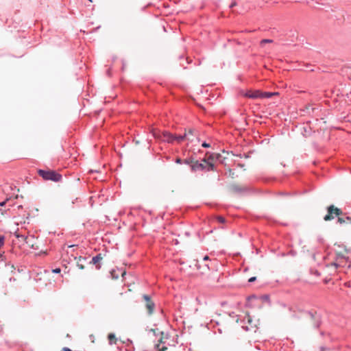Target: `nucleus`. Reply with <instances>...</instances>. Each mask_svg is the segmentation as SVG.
<instances>
[{"mask_svg": "<svg viewBox=\"0 0 351 351\" xmlns=\"http://www.w3.org/2000/svg\"><path fill=\"white\" fill-rule=\"evenodd\" d=\"M38 174L45 180H51L53 182H59L62 180V175L53 170L39 169Z\"/></svg>", "mask_w": 351, "mask_h": 351, "instance_id": "nucleus-1", "label": "nucleus"}, {"mask_svg": "<svg viewBox=\"0 0 351 351\" xmlns=\"http://www.w3.org/2000/svg\"><path fill=\"white\" fill-rule=\"evenodd\" d=\"M303 313L306 314L308 318L311 321L314 328L317 329L320 327L322 324V317L319 313L314 310L303 311Z\"/></svg>", "mask_w": 351, "mask_h": 351, "instance_id": "nucleus-2", "label": "nucleus"}, {"mask_svg": "<svg viewBox=\"0 0 351 351\" xmlns=\"http://www.w3.org/2000/svg\"><path fill=\"white\" fill-rule=\"evenodd\" d=\"M232 192L240 195L252 194L256 192L255 189L248 186H240L238 184H232L230 186Z\"/></svg>", "mask_w": 351, "mask_h": 351, "instance_id": "nucleus-3", "label": "nucleus"}, {"mask_svg": "<svg viewBox=\"0 0 351 351\" xmlns=\"http://www.w3.org/2000/svg\"><path fill=\"white\" fill-rule=\"evenodd\" d=\"M327 213H328L324 217L325 221H330L333 219L335 217H339L342 214L341 210L335 207L334 205L328 206Z\"/></svg>", "mask_w": 351, "mask_h": 351, "instance_id": "nucleus-4", "label": "nucleus"}, {"mask_svg": "<svg viewBox=\"0 0 351 351\" xmlns=\"http://www.w3.org/2000/svg\"><path fill=\"white\" fill-rule=\"evenodd\" d=\"M142 298L145 302V306L147 311V315H152L154 313L156 307L155 302L152 300L151 296L149 295L143 294Z\"/></svg>", "mask_w": 351, "mask_h": 351, "instance_id": "nucleus-5", "label": "nucleus"}, {"mask_svg": "<svg viewBox=\"0 0 351 351\" xmlns=\"http://www.w3.org/2000/svg\"><path fill=\"white\" fill-rule=\"evenodd\" d=\"M155 138L161 140L162 141L173 144L174 143V134L168 132L164 131L161 133L155 134Z\"/></svg>", "mask_w": 351, "mask_h": 351, "instance_id": "nucleus-6", "label": "nucleus"}, {"mask_svg": "<svg viewBox=\"0 0 351 351\" xmlns=\"http://www.w3.org/2000/svg\"><path fill=\"white\" fill-rule=\"evenodd\" d=\"M244 95H245V97L250 98V99L261 98L262 96L261 91L259 90H253V91L248 90L245 93Z\"/></svg>", "mask_w": 351, "mask_h": 351, "instance_id": "nucleus-7", "label": "nucleus"}, {"mask_svg": "<svg viewBox=\"0 0 351 351\" xmlns=\"http://www.w3.org/2000/svg\"><path fill=\"white\" fill-rule=\"evenodd\" d=\"M186 140L188 141H193V138H191L190 137H187V134H184L183 135H176L174 134V142H177L178 143H180L183 141Z\"/></svg>", "mask_w": 351, "mask_h": 351, "instance_id": "nucleus-8", "label": "nucleus"}, {"mask_svg": "<svg viewBox=\"0 0 351 351\" xmlns=\"http://www.w3.org/2000/svg\"><path fill=\"white\" fill-rule=\"evenodd\" d=\"M4 262L5 266L9 267L11 271H13L15 269V267L13 264H11L10 262H8L7 257L3 254H0V263Z\"/></svg>", "mask_w": 351, "mask_h": 351, "instance_id": "nucleus-9", "label": "nucleus"}, {"mask_svg": "<svg viewBox=\"0 0 351 351\" xmlns=\"http://www.w3.org/2000/svg\"><path fill=\"white\" fill-rule=\"evenodd\" d=\"M185 134H187V137H195L198 142H199V138H198V131L195 128H189L188 131L185 132Z\"/></svg>", "mask_w": 351, "mask_h": 351, "instance_id": "nucleus-10", "label": "nucleus"}, {"mask_svg": "<svg viewBox=\"0 0 351 351\" xmlns=\"http://www.w3.org/2000/svg\"><path fill=\"white\" fill-rule=\"evenodd\" d=\"M191 167L193 171L199 170L204 171L206 169V166L204 164L199 162L198 161H196L195 163H193Z\"/></svg>", "mask_w": 351, "mask_h": 351, "instance_id": "nucleus-11", "label": "nucleus"}, {"mask_svg": "<svg viewBox=\"0 0 351 351\" xmlns=\"http://www.w3.org/2000/svg\"><path fill=\"white\" fill-rule=\"evenodd\" d=\"M208 154V157L206 158L207 160L209 161H215V160H220L221 158L222 157L220 154H216V153H209L206 152V155Z\"/></svg>", "mask_w": 351, "mask_h": 351, "instance_id": "nucleus-12", "label": "nucleus"}, {"mask_svg": "<svg viewBox=\"0 0 351 351\" xmlns=\"http://www.w3.org/2000/svg\"><path fill=\"white\" fill-rule=\"evenodd\" d=\"M102 259V256L101 254H97L95 256L92 258L90 263H93L96 265L97 269H100L101 265L99 264L100 261Z\"/></svg>", "mask_w": 351, "mask_h": 351, "instance_id": "nucleus-13", "label": "nucleus"}, {"mask_svg": "<svg viewBox=\"0 0 351 351\" xmlns=\"http://www.w3.org/2000/svg\"><path fill=\"white\" fill-rule=\"evenodd\" d=\"M336 260H337V263H331V265L334 266L335 268H337L338 267L343 266L342 265L343 261L344 260L346 261V258L345 256H343L342 255H339Z\"/></svg>", "mask_w": 351, "mask_h": 351, "instance_id": "nucleus-14", "label": "nucleus"}, {"mask_svg": "<svg viewBox=\"0 0 351 351\" xmlns=\"http://www.w3.org/2000/svg\"><path fill=\"white\" fill-rule=\"evenodd\" d=\"M202 160L208 164L207 171H210L215 170V167L213 162L207 160L206 158H204Z\"/></svg>", "mask_w": 351, "mask_h": 351, "instance_id": "nucleus-15", "label": "nucleus"}, {"mask_svg": "<svg viewBox=\"0 0 351 351\" xmlns=\"http://www.w3.org/2000/svg\"><path fill=\"white\" fill-rule=\"evenodd\" d=\"M276 93L271 92H261V98H271Z\"/></svg>", "mask_w": 351, "mask_h": 351, "instance_id": "nucleus-16", "label": "nucleus"}, {"mask_svg": "<svg viewBox=\"0 0 351 351\" xmlns=\"http://www.w3.org/2000/svg\"><path fill=\"white\" fill-rule=\"evenodd\" d=\"M288 311L291 313V317L293 318H299V317L297 315L295 311L293 309L292 307H289Z\"/></svg>", "mask_w": 351, "mask_h": 351, "instance_id": "nucleus-17", "label": "nucleus"}, {"mask_svg": "<svg viewBox=\"0 0 351 351\" xmlns=\"http://www.w3.org/2000/svg\"><path fill=\"white\" fill-rule=\"evenodd\" d=\"M108 339H109V341H110V343L112 344L113 343V339H115V335L113 333H110L108 335Z\"/></svg>", "mask_w": 351, "mask_h": 351, "instance_id": "nucleus-18", "label": "nucleus"}, {"mask_svg": "<svg viewBox=\"0 0 351 351\" xmlns=\"http://www.w3.org/2000/svg\"><path fill=\"white\" fill-rule=\"evenodd\" d=\"M160 344H156V347L157 348V349L159 350V351H165L167 348V347L165 346H162L161 348L160 347Z\"/></svg>", "mask_w": 351, "mask_h": 351, "instance_id": "nucleus-19", "label": "nucleus"}, {"mask_svg": "<svg viewBox=\"0 0 351 351\" xmlns=\"http://www.w3.org/2000/svg\"><path fill=\"white\" fill-rule=\"evenodd\" d=\"M5 243V237L0 234V246H3Z\"/></svg>", "mask_w": 351, "mask_h": 351, "instance_id": "nucleus-20", "label": "nucleus"}, {"mask_svg": "<svg viewBox=\"0 0 351 351\" xmlns=\"http://www.w3.org/2000/svg\"><path fill=\"white\" fill-rule=\"evenodd\" d=\"M202 147L204 148H208L210 147V144L204 141L202 143Z\"/></svg>", "mask_w": 351, "mask_h": 351, "instance_id": "nucleus-21", "label": "nucleus"}, {"mask_svg": "<svg viewBox=\"0 0 351 351\" xmlns=\"http://www.w3.org/2000/svg\"><path fill=\"white\" fill-rule=\"evenodd\" d=\"M217 221H218L219 223H225V221H226V220H225V218H224V217H221V216H219V217H217Z\"/></svg>", "mask_w": 351, "mask_h": 351, "instance_id": "nucleus-22", "label": "nucleus"}, {"mask_svg": "<svg viewBox=\"0 0 351 351\" xmlns=\"http://www.w3.org/2000/svg\"><path fill=\"white\" fill-rule=\"evenodd\" d=\"M273 40H271V39H263L261 40V44H263V43H272Z\"/></svg>", "mask_w": 351, "mask_h": 351, "instance_id": "nucleus-23", "label": "nucleus"}, {"mask_svg": "<svg viewBox=\"0 0 351 351\" xmlns=\"http://www.w3.org/2000/svg\"><path fill=\"white\" fill-rule=\"evenodd\" d=\"M337 221H338V223H341H341H345V222H346V220H345L343 218H342V217H338Z\"/></svg>", "mask_w": 351, "mask_h": 351, "instance_id": "nucleus-24", "label": "nucleus"}, {"mask_svg": "<svg viewBox=\"0 0 351 351\" xmlns=\"http://www.w3.org/2000/svg\"><path fill=\"white\" fill-rule=\"evenodd\" d=\"M192 161H193V159H191V158H189V159H186V160H184L183 161V163L186 164V165H189V164H190L191 162H192Z\"/></svg>", "mask_w": 351, "mask_h": 351, "instance_id": "nucleus-25", "label": "nucleus"}, {"mask_svg": "<svg viewBox=\"0 0 351 351\" xmlns=\"http://www.w3.org/2000/svg\"><path fill=\"white\" fill-rule=\"evenodd\" d=\"M60 271H61L60 268H56L52 270V272L54 274H59V273H60Z\"/></svg>", "mask_w": 351, "mask_h": 351, "instance_id": "nucleus-26", "label": "nucleus"}, {"mask_svg": "<svg viewBox=\"0 0 351 351\" xmlns=\"http://www.w3.org/2000/svg\"><path fill=\"white\" fill-rule=\"evenodd\" d=\"M175 162L177 163V164H182L183 163V160L180 158H177L175 160Z\"/></svg>", "mask_w": 351, "mask_h": 351, "instance_id": "nucleus-27", "label": "nucleus"}, {"mask_svg": "<svg viewBox=\"0 0 351 351\" xmlns=\"http://www.w3.org/2000/svg\"><path fill=\"white\" fill-rule=\"evenodd\" d=\"M256 280V277L253 276L249 278L248 282H253Z\"/></svg>", "mask_w": 351, "mask_h": 351, "instance_id": "nucleus-28", "label": "nucleus"}, {"mask_svg": "<svg viewBox=\"0 0 351 351\" xmlns=\"http://www.w3.org/2000/svg\"><path fill=\"white\" fill-rule=\"evenodd\" d=\"M242 328L245 330V331H250L251 330V328L247 326H243Z\"/></svg>", "mask_w": 351, "mask_h": 351, "instance_id": "nucleus-29", "label": "nucleus"}, {"mask_svg": "<svg viewBox=\"0 0 351 351\" xmlns=\"http://www.w3.org/2000/svg\"><path fill=\"white\" fill-rule=\"evenodd\" d=\"M252 299H256V295H250V296H249V297L247 298V300H252Z\"/></svg>", "mask_w": 351, "mask_h": 351, "instance_id": "nucleus-30", "label": "nucleus"}, {"mask_svg": "<svg viewBox=\"0 0 351 351\" xmlns=\"http://www.w3.org/2000/svg\"><path fill=\"white\" fill-rule=\"evenodd\" d=\"M77 267L80 269H83L84 268V265H82V264H80L79 263H77Z\"/></svg>", "mask_w": 351, "mask_h": 351, "instance_id": "nucleus-31", "label": "nucleus"}, {"mask_svg": "<svg viewBox=\"0 0 351 351\" xmlns=\"http://www.w3.org/2000/svg\"><path fill=\"white\" fill-rule=\"evenodd\" d=\"M62 351H73V350H71L70 348H69L67 347H64V348H63Z\"/></svg>", "mask_w": 351, "mask_h": 351, "instance_id": "nucleus-32", "label": "nucleus"}, {"mask_svg": "<svg viewBox=\"0 0 351 351\" xmlns=\"http://www.w3.org/2000/svg\"><path fill=\"white\" fill-rule=\"evenodd\" d=\"M236 4H237V3H236V2H232V3L230 5V8H233L234 6H235V5H236Z\"/></svg>", "mask_w": 351, "mask_h": 351, "instance_id": "nucleus-33", "label": "nucleus"}, {"mask_svg": "<svg viewBox=\"0 0 351 351\" xmlns=\"http://www.w3.org/2000/svg\"><path fill=\"white\" fill-rule=\"evenodd\" d=\"M209 259V257L208 256H205L204 258H203V261H208Z\"/></svg>", "mask_w": 351, "mask_h": 351, "instance_id": "nucleus-34", "label": "nucleus"}, {"mask_svg": "<svg viewBox=\"0 0 351 351\" xmlns=\"http://www.w3.org/2000/svg\"><path fill=\"white\" fill-rule=\"evenodd\" d=\"M16 237H18V238H23V239L25 238L24 236L22 235V234H16Z\"/></svg>", "mask_w": 351, "mask_h": 351, "instance_id": "nucleus-35", "label": "nucleus"}, {"mask_svg": "<svg viewBox=\"0 0 351 351\" xmlns=\"http://www.w3.org/2000/svg\"><path fill=\"white\" fill-rule=\"evenodd\" d=\"M326 349V348L325 347H324V346H322V347L320 348L321 351H324Z\"/></svg>", "mask_w": 351, "mask_h": 351, "instance_id": "nucleus-36", "label": "nucleus"}, {"mask_svg": "<svg viewBox=\"0 0 351 351\" xmlns=\"http://www.w3.org/2000/svg\"><path fill=\"white\" fill-rule=\"evenodd\" d=\"M325 334H326V333H325L324 331H320V335H321L322 336L325 335Z\"/></svg>", "mask_w": 351, "mask_h": 351, "instance_id": "nucleus-37", "label": "nucleus"}, {"mask_svg": "<svg viewBox=\"0 0 351 351\" xmlns=\"http://www.w3.org/2000/svg\"><path fill=\"white\" fill-rule=\"evenodd\" d=\"M5 204V202L0 203V206H3Z\"/></svg>", "mask_w": 351, "mask_h": 351, "instance_id": "nucleus-38", "label": "nucleus"}, {"mask_svg": "<svg viewBox=\"0 0 351 351\" xmlns=\"http://www.w3.org/2000/svg\"><path fill=\"white\" fill-rule=\"evenodd\" d=\"M247 322H248L249 323H251L252 320L250 319V317H247Z\"/></svg>", "mask_w": 351, "mask_h": 351, "instance_id": "nucleus-39", "label": "nucleus"}, {"mask_svg": "<svg viewBox=\"0 0 351 351\" xmlns=\"http://www.w3.org/2000/svg\"><path fill=\"white\" fill-rule=\"evenodd\" d=\"M263 298H264L265 299H268V298H269V297H268V295H264V296H263Z\"/></svg>", "mask_w": 351, "mask_h": 351, "instance_id": "nucleus-40", "label": "nucleus"}, {"mask_svg": "<svg viewBox=\"0 0 351 351\" xmlns=\"http://www.w3.org/2000/svg\"><path fill=\"white\" fill-rule=\"evenodd\" d=\"M346 219H347V220H351L350 217H346Z\"/></svg>", "mask_w": 351, "mask_h": 351, "instance_id": "nucleus-41", "label": "nucleus"}, {"mask_svg": "<svg viewBox=\"0 0 351 351\" xmlns=\"http://www.w3.org/2000/svg\"><path fill=\"white\" fill-rule=\"evenodd\" d=\"M2 246H0V248Z\"/></svg>", "mask_w": 351, "mask_h": 351, "instance_id": "nucleus-42", "label": "nucleus"}]
</instances>
